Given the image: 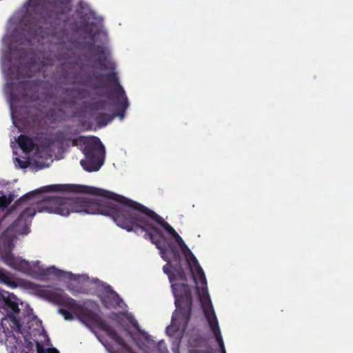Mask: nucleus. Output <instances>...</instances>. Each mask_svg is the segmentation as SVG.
Wrapping results in <instances>:
<instances>
[{
    "instance_id": "1",
    "label": "nucleus",
    "mask_w": 353,
    "mask_h": 353,
    "mask_svg": "<svg viewBox=\"0 0 353 353\" xmlns=\"http://www.w3.org/2000/svg\"><path fill=\"white\" fill-rule=\"evenodd\" d=\"M114 196L119 197L117 212L113 218L116 224L128 232L134 231L137 234L144 232V238L156 245L165 261L172 260L176 263L174 271L180 279L186 281L178 248L181 250L194 282L196 283L197 279L200 281L202 294L198 287L196 290L203 305L204 315L221 352L226 353L218 320L208 292L207 280L195 256L176 230L155 212L123 196Z\"/></svg>"
},
{
    "instance_id": "2",
    "label": "nucleus",
    "mask_w": 353,
    "mask_h": 353,
    "mask_svg": "<svg viewBox=\"0 0 353 353\" xmlns=\"http://www.w3.org/2000/svg\"><path fill=\"white\" fill-rule=\"evenodd\" d=\"M118 195L84 185L52 184L23 194V235L30 232L31 220L37 213L47 212L61 216L72 212L100 214L112 219Z\"/></svg>"
},
{
    "instance_id": "3",
    "label": "nucleus",
    "mask_w": 353,
    "mask_h": 353,
    "mask_svg": "<svg viewBox=\"0 0 353 353\" xmlns=\"http://www.w3.org/2000/svg\"><path fill=\"white\" fill-rule=\"evenodd\" d=\"M23 289L32 290V293L37 296L61 306L62 307L59 309V312L65 320H73V313L84 324L99 328L128 353H132L131 347L99 314L79 304L74 299L65 294L57 293L26 280H23Z\"/></svg>"
},
{
    "instance_id": "4",
    "label": "nucleus",
    "mask_w": 353,
    "mask_h": 353,
    "mask_svg": "<svg viewBox=\"0 0 353 353\" xmlns=\"http://www.w3.org/2000/svg\"><path fill=\"white\" fill-rule=\"evenodd\" d=\"M0 305L10 310L8 316L1 321L7 330L6 345L10 353H22L21 337V321L16 297L6 291H0Z\"/></svg>"
},
{
    "instance_id": "5",
    "label": "nucleus",
    "mask_w": 353,
    "mask_h": 353,
    "mask_svg": "<svg viewBox=\"0 0 353 353\" xmlns=\"http://www.w3.org/2000/svg\"><path fill=\"white\" fill-rule=\"evenodd\" d=\"M4 70H6L7 83L6 91L8 96L11 110V115L13 125L18 132H21V94L22 90L21 62L17 63L12 62L5 63Z\"/></svg>"
},
{
    "instance_id": "6",
    "label": "nucleus",
    "mask_w": 353,
    "mask_h": 353,
    "mask_svg": "<svg viewBox=\"0 0 353 353\" xmlns=\"http://www.w3.org/2000/svg\"><path fill=\"white\" fill-rule=\"evenodd\" d=\"M83 145L82 152L85 159L80 161L81 166L88 172L98 171L103 164L105 148L100 139L96 137L80 136L73 141V145Z\"/></svg>"
},
{
    "instance_id": "7",
    "label": "nucleus",
    "mask_w": 353,
    "mask_h": 353,
    "mask_svg": "<svg viewBox=\"0 0 353 353\" xmlns=\"http://www.w3.org/2000/svg\"><path fill=\"white\" fill-rule=\"evenodd\" d=\"M27 323L28 326L23 327V348H26V353H34V347L37 353H59L54 347L44 348V346H49L50 339L45 330L41 326V322L35 316H33L31 321Z\"/></svg>"
},
{
    "instance_id": "8",
    "label": "nucleus",
    "mask_w": 353,
    "mask_h": 353,
    "mask_svg": "<svg viewBox=\"0 0 353 353\" xmlns=\"http://www.w3.org/2000/svg\"><path fill=\"white\" fill-rule=\"evenodd\" d=\"M87 83H90L89 85L95 90L106 88L108 87L105 81L113 83L114 87L112 89L114 94V98L117 99L115 105L121 112L118 114L122 119L125 116V111L129 106V103L123 87L119 82V78L115 72H110L106 74L99 72H92V75L88 77Z\"/></svg>"
},
{
    "instance_id": "9",
    "label": "nucleus",
    "mask_w": 353,
    "mask_h": 353,
    "mask_svg": "<svg viewBox=\"0 0 353 353\" xmlns=\"http://www.w3.org/2000/svg\"><path fill=\"white\" fill-rule=\"evenodd\" d=\"M172 288L175 298L176 310L172 316V321H179L187 326L192 314V296L187 283H172Z\"/></svg>"
},
{
    "instance_id": "10",
    "label": "nucleus",
    "mask_w": 353,
    "mask_h": 353,
    "mask_svg": "<svg viewBox=\"0 0 353 353\" xmlns=\"http://www.w3.org/2000/svg\"><path fill=\"white\" fill-rule=\"evenodd\" d=\"M23 273L28 274L34 277L46 279L50 275H54L58 278L64 277L65 274L72 275L71 273L65 272L63 270L56 268L54 266L47 268H41L34 265L32 268L30 266V263L23 259Z\"/></svg>"
},
{
    "instance_id": "11",
    "label": "nucleus",
    "mask_w": 353,
    "mask_h": 353,
    "mask_svg": "<svg viewBox=\"0 0 353 353\" xmlns=\"http://www.w3.org/2000/svg\"><path fill=\"white\" fill-rule=\"evenodd\" d=\"M46 1L51 11L56 14H63L71 10V0H30V6L37 7Z\"/></svg>"
},
{
    "instance_id": "12",
    "label": "nucleus",
    "mask_w": 353,
    "mask_h": 353,
    "mask_svg": "<svg viewBox=\"0 0 353 353\" xmlns=\"http://www.w3.org/2000/svg\"><path fill=\"white\" fill-rule=\"evenodd\" d=\"M92 53L98 59L94 61L92 68H97L99 64L101 70H106L108 69V64L110 63L108 61L106 49L100 45L94 46Z\"/></svg>"
},
{
    "instance_id": "13",
    "label": "nucleus",
    "mask_w": 353,
    "mask_h": 353,
    "mask_svg": "<svg viewBox=\"0 0 353 353\" xmlns=\"http://www.w3.org/2000/svg\"><path fill=\"white\" fill-rule=\"evenodd\" d=\"M105 290L108 294L105 295L103 298L102 301L104 305L106 307H121V303H123V300L112 287L108 285Z\"/></svg>"
},
{
    "instance_id": "14",
    "label": "nucleus",
    "mask_w": 353,
    "mask_h": 353,
    "mask_svg": "<svg viewBox=\"0 0 353 353\" xmlns=\"http://www.w3.org/2000/svg\"><path fill=\"white\" fill-rule=\"evenodd\" d=\"M10 145L12 150L13 159L16 167L22 168V161H21V154L22 153V134L16 137L14 136V140H11Z\"/></svg>"
},
{
    "instance_id": "15",
    "label": "nucleus",
    "mask_w": 353,
    "mask_h": 353,
    "mask_svg": "<svg viewBox=\"0 0 353 353\" xmlns=\"http://www.w3.org/2000/svg\"><path fill=\"white\" fill-rule=\"evenodd\" d=\"M108 103L106 100L100 99L94 101L88 102L85 104L86 109L90 112H98L105 110Z\"/></svg>"
},
{
    "instance_id": "16",
    "label": "nucleus",
    "mask_w": 353,
    "mask_h": 353,
    "mask_svg": "<svg viewBox=\"0 0 353 353\" xmlns=\"http://www.w3.org/2000/svg\"><path fill=\"white\" fill-rule=\"evenodd\" d=\"M114 116H112L110 114L107 113H99L96 117L95 121L99 127H104L108 123L112 121Z\"/></svg>"
},
{
    "instance_id": "17",
    "label": "nucleus",
    "mask_w": 353,
    "mask_h": 353,
    "mask_svg": "<svg viewBox=\"0 0 353 353\" xmlns=\"http://www.w3.org/2000/svg\"><path fill=\"white\" fill-rule=\"evenodd\" d=\"M37 148L33 140L27 135L23 134V153L28 154Z\"/></svg>"
},
{
    "instance_id": "18",
    "label": "nucleus",
    "mask_w": 353,
    "mask_h": 353,
    "mask_svg": "<svg viewBox=\"0 0 353 353\" xmlns=\"http://www.w3.org/2000/svg\"><path fill=\"white\" fill-rule=\"evenodd\" d=\"M171 261L172 260H170L169 261H166L168 263L163 267V272L168 276L170 281L171 283H172L175 278V276L172 272V270H171V268H172L174 270V268L170 264Z\"/></svg>"
},
{
    "instance_id": "19",
    "label": "nucleus",
    "mask_w": 353,
    "mask_h": 353,
    "mask_svg": "<svg viewBox=\"0 0 353 353\" xmlns=\"http://www.w3.org/2000/svg\"><path fill=\"white\" fill-rule=\"evenodd\" d=\"M73 91L78 94L80 99H85L88 97V92L86 89L81 88H74Z\"/></svg>"
},
{
    "instance_id": "20",
    "label": "nucleus",
    "mask_w": 353,
    "mask_h": 353,
    "mask_svg": "<svg viewBox=\"0 0 353 353\" xmlns=\"http://www.w3.org/2000/svg\"><path fill=\"white\" fill-rule=\"evenodd\" d=\"M0 282L6 284H8L10 283V278L6 273V272L1 269H0Z\"/></svg>"
},
{
    "instance_id": "21",
    "label": "nucleus",
    "mask_w": 353,
    "mask_h": 353,
    "mask_svg": "<svg viewBox=\"0 0 353 353\" xmlns=\"http://www.w3.org/2000/svg\"><path fill=\"white\" fill-rule=\"evenodd\" d=\"M11 201L12 200L6 196L0 197V208H6L11 203Z\"/></svg>"
},
{
    "instance_id": "22",
    "label": "nucleus",
    "mask_w": 353,
    "mask_h": 353,
    "mask_svg": "<svg viewBox=\"0 0 353 353\" xmlns=\"http://www.w3.org/2000/svg\"><path fill=\"white\" fill-rule=\"evenodd\" d=\"M189 353H213L211 349L210 350H200V349H193L190 350Z\"/></svg>"
},
{
    "instance_id": "23",
    "label": "nucleus",
    "mask_w": 353,
    "mask_h": 353,
    "mask_svg": "<svg viewBox=\"0 0 353 353\" xmlns=\"http://www.w3.org/2000/svg\"><path fill=\"white\" fill-rule=\"evenodd\" d=\"M130 323H131L132 327H134L139 332H140V333L142 332L137 320L133 319V320L130 321Z\"/></svg>"
},
{
    "instance_id": "24",
    "label": "nucleus",
    "mask_w": 353,
    "mask_h": 353,
    "mask_svg": "<svg viewBox=\"0 0 353 353\" xmlns=\"http://www.w3.org/2000/svg\"><path fill=\"white\" fill-rule=\"evenodd\" d=\"M30 165L29 158L23 157V169L27 168Z\"/></svg>"
},
{
    "instance_id": "25",
    "label": "nucleus",
    "mask_w": 353,
    "mask_h": 353,
    "mask_svg": "<svg viewBox=\"0 0 353 353\" xmlns=\"http://www.w3.org/2000/svg\"><path fill=\"white\" fill-rule=\"evenodd\" d=\"M87 6V4L83 3V1H80L79 3H78V7L81 9H83L85 7Z\"/></svg>"
},
{
    "instance_id": "26",
    "label": "nucleus",
    "mask_w": 353,
    "mask_h": 353,
    "mask_svg": "<svg viewBox=\"0 0 353 353\" xmlns=\"http://www.w3.org/2000/svg\"><path fill=\"white\" fill-rule=\"evenodd\" d=\"M74 83H77V84H79V85H85L86 84L85 82H83L79 79H76L75 81H74Z\"/></svg>"
},
{
    "instance_id": "27",
    "label": "nucleus",
    "mask_w": 353,
    "mask_h": 353,
    "mask_svg": "<svg viewBox=\"0 0 353 353\" xmlns=\"http://www.w3.org/2000/svg\"><path fill=\"white\" fill-rule=\"evenodd\" d=\"M110 68H111V69H114V67L113 65H111V66L110 67Z\"/></svg>"
},
{
    "instance_id": "28",
    "label": "nucleus",
    "mask_w": 353,
    "mask_h": 353,
    "mask_svg": "<svg viewBox=\"0 0 353 353\" xmlns=\"http://www.w3.org/2000/svg\"><path fill=\"white\" fill-rule=\"evenodd\" d=\"M97 94L98 96H102V94H101L98 93V92L97 93Z\"/></svg>"
},
{
    "instance_id": "29",
    "label": "nucleus",
    "mask_w": 353,
    "mask_h": 353,
    "mask_svg": "<svg viewBox=\"0 0 353 353\" xmlns=\"http://www.w3.org/2000/svg\"><path fill=\"white\" fill-rule=\"evenodd\" d=\"M25 319V316H23V319ZM23 323H25V321H23Z\"/></svg>"
},
{
    "instance_id": "30",
    "label": "nucleus",
    "mask_w": 353,
    "mask_h": 353,
    "mask_svg": "<svg viewBox=\"0 0 353 353\" xmlns=\"http://www.w3.org/2000/svg\"><path fill=\"white\" fill-rule=\"evenodd\" d=\"M23 87H24V86H25V82H24V81H23Z\"/></svg>"
}]
</instances>
